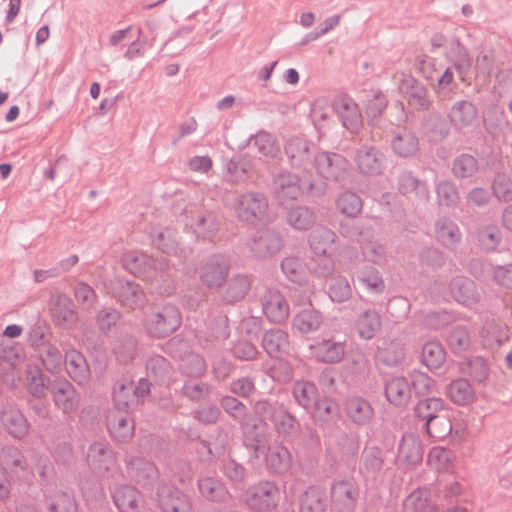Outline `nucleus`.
<instances>
[{"mask_svg": "<svg viewBox=\"0 0 512 512\" xmlns=\"http://www.w3.org/2000/svg\"><path fill=\"white\" fill-rule=\"evenodd\" d=\"M284 151L292 168L311 173L317 151L312 142L298 136L291 137L285 143Z\"/></svg>", "mask_w": 512, "mask_h": 512, "instance_id": "obj_5", "label": "nucleus"}, {"mask_svg": "<svg viewBox=\"0 0 512 512\" xmlns=\"http://www.w3.org/2000/svg\"><path fill=\"white\" fill-rule=\"evenodd\" d=\"M434 233L436 240L450 251H455L462 240L459 226L448 217H442L435 222Z\"/></svg>", "mask_w": 512, "mask_h": 512, "instance_id": "obj_25", "label": "nucleus"}, {"mask_svg": "<svg viewBox=\"0 0 512 512\" xmlns=\"http://www.w3.org/2000/svg\"><path fill=\"white\" fill-rule=\"evenodd\" d=\"M150 256L141 251H128L122 257V263L124 268L130 273L143 277L149 278L148 276V265Z\"/></svg>", "mask_w": 512, "mask_h": 512, "instance_id": "obj_51", "label": "nucleus"}, {"mask_svg": "<svg viewBox=\"0 0 512 512\" xmlns=\"http://www.w3.org/2000/svg\"><path fill=\"white\" fill-rule=\"evenodd\" d=\"M247 503L255 511H271L280 500V490L274 481L262 480L247 491Z\"/></svg>", "mask_w": 512, "mask_h": 512, "instance_id": "obj_6", "label": "nucleus"}, {"mask_svg": "<svg viewBox=\"0 0 512 512\" xmlns=\"http://www.w3.org/2000/svg\"><path fill=\"white\" fill-rule=\"evenodd\" d=\"M2 472L15 482H24L33 476L32 466L23 451L13 445L4 446L0 452Z\"/></svg>", "mask_w": 512, "mask_h": 512, "instance_id": "obj_3", "label": "nucleus"}, {"mask_svg": "<svg viewBox=\"0 0 512 512\" xmlns=\"http://www.w3.org/2000/svg\"><path fill=\"white\" fill-rule=\"evenodd\" d=\"M359 171L366 175H378L382 172L384 155L374 146H362L354 157Z\"/></svg>", "mask_w": 512, "mask_h": 512, "instance_id": "obj_24", "label": "nucleus"}, {"mask_svg": "<svg viewBox=\"0 0 512 512\" xmlns=\"http://www.w3.org/2000/svg\"><path fill=\"white\" fill-rule=\"evenodd\" d=\"M45 504L49 512H77V503L72 495L56 491L45 496Z\"/></svg>", "mask_w": 512, "mask_h": 512, "instance_id": "obj_56", "label": "nucleus"}, {"mask_svg": "<svg viewBox=\"0 0 512 512\" xmlns=\"http://www.w3.org/2000/svg\"><path fill=\"white\" fill-rule=\"evenodd\" d=\"M384 464V454L379 447H366L361 456L360 473L366 479H376Z\"/></svg>", "mask_w": 512, "mask_h": 512, "instance_id": "obj_36", "label": "nucleus"}, {"mask_svg": "<svg viewBox=\"0 0 512 512\" xmlns=\"http://www.w3.org/2000/svg\"><path fill=\"white\" fill-rule=\"evenodd\" d=\"M429 491L416 489L411 492L403 502L406 512H438L436 505L429 501Z\"/></svg>", "mask_w": 512, "mask_h": 512, "instance_id": "obj_53", "label": "nucleus"}, {"mask_svg": "<svg viewBox=\"0 0 512 512\" xmlns=\"http://www.w3.org/2000/svg\"><path fill=\"white\" fill-rule=\"evenodd\" d=\"M347 160L338 153L319 151L317 149L313 162L312 170L326 180H339L347 173Z\"/></svg>", "mask_w": 512, "mask_h": 512, "instance_id": "obj_7", "label": "nucleus"}, {"mask_svg": "<svg viewBox=\"0 0 512 512\" xmlns=\"http://www.w3.org/2000/svg\"><path fill=\"white\" fill-rule=\"evenodd\" d=\"M147 376L159 384H167L173 381L174 369L171 363L161 355H152L146 362Z\"/></svg>", "mask_w": 512, "mask_h": 512, "instance_id": "obj_37", "label": "nucleus"}, {"mask_svg": "<svg viewBox=\"0 0 512 512\" xmlns=\"http://www.w3.org/2000/svg\"><path fill=\"white\" fill-rule=\"evenodd\" d=\"M197 488L200 495L210 502L223 503L230 497L227 487L217 477H199L197 480Z\"/></svg>", "mask_w": 512, "mask_h": 512, "instance_id": "obj_30", "label": "nucleus"}, {"mask_svg": "<svg viewBox=\"0 0 512 512\" xmlns=\"http://www.w3.org/2000/svg\"><path fill=\"white\" fill-rule=\"evenodd\" d=\"M113 295L122 305L132 309L142 307L146 302L140 285L131 281L118 280Z\"/></svg>", "mask_w": 512, "mask_h": 512, "instance_id": "obj_27", "label": "nucleus"}, {"mask_svg": "<svg viewBox=\"0 0 512 512\" xmlns=\"http://www.w3.org/2000/svg\"><path fill=\"white\" fill-rule=\"evenodd\" d=\"M157 502L162 512H192L190 497L178 487L162 484L157 490Z\"/></svg>", "mask_w": 512, "mask_h": 512, "instance_id": "obj_9", "label": "nucleus"}, {"mask_svg": "<svg viewBox=\"0 0 512 512\" xmlns=\"http://www.w3.org/2000/svg\"><path fill=\"white\" fill-rule=\"evenodd\" d=\"M346 416L357 425L368 424L373 415L371 404L362 397L353 396L345 401Z\"/></svg>", "mask_w": 512, "mask_h": 512, "instance_id": "obj_34", "label": "nucleus"}, {"mask_svg": "<svg viewBox=\"0 0 512 512\" xmlns=\"http://www.w3.org/2000/svg\"><path fill=\"white\" fill-rule=\"evenodd\" d=\"M50 311L55 325L63 329L73 328L78 321L72 299L64 293H56L50 299Z\"/></svg>", "mask_w": 512, "mask_h": 512, "instance_id": "obj_13", "label": "nucleus"}, {"mask_svg": "<svg viewBox=\"0 0 512 512\" xmlns=\"http://www.w3.org/2000/svg\"><path fill=\"white\" fill-rule=\"evenodd\" d=\"M113 401L115 405L114 410L118 411H130L139 405L132 392V381L130 379L122 378L115 383Z\"/></svg>", "mask_w": 512, "mask_h": 512, "instance_id": "obj_38", "label": "nucleus"}, {"mask_svg": "<svg viewBox=\"0 0 512 512\" xmlns=\"http://www.w3.org/2000/svg\"><path fill=\"white\" fill-rule=\"evenodd\" d=\"M261 345L264 351L273 358H282L289 354L290 341L286 331L275 328L266 331Z\"/></svg>", "mask_w": 512, "mask_h": 512, "instance_id": "obj_28", "label": "nucleus"}, {"mask_svg": "<svg viewBox=\"0 0 512 512\" xmlns=\"http://www.w3.org/2000/svg\"><path fill=\"white\" fill-rule=\"evenodd\" d=\"M230 265L222 255L209 257L199 269V278L210 289L219 288L226 281Z\"/></svg>", "mask_w": 512, "mask_h": 512, "instance_id": "obj_11", "label": "nucleus"}, {"mask_svg": "<svg viewBox=\"0 0 512 512\" xmlns=\"http://www.w3.org/2000/svg\"><path fill=\"white\" fill-rule=\"evenodd\" d=\"M281 270L291 282L302 284L305 281V263L298 256L285 257L281 261Z\"/></svg>", "mask_w": 512, "mask_h": 512, "instance_id": "obj_60", "label": "nucleus"}, {"mask_svg": "<svg viewBox=\"0 0 512 512\" xmlns=\"http://www.w3.org/2000/svg\"><path fill=\"white\" fill-rule=\"evenodd\" d=\"M300 512H325L326 495L316 486L308 487L299 498Z\"/></svg>", "mask_w": 512, "mask_h": 512, "instance_id": "obj_43", "label": "nucleus"}, {"mask_svg": "<svg viewBox=\"0 0 512 512\" xmlns=\"http://www.w3.org/2000/svg\"><path fill=\"white\" fill-rule=\"evenodd\" d=\"M250 145L255 147L261 156L269 159L275 158L280 151L276 138L264 130L257 132L250 138Z\"/></svg>", "mask_w": 512, "mask_h": 512, "instance_id": "obj_52", "label": "nucleus"}, {"mask_svg": "<svg viewBox=\"0 0 512 512\" xmlns=\"http://www.w3.org/2000/svg\"><path fill=\"white\" fill-rule=\"evenodd\" d=\"M448 398L456 405L468 406L476 399L475 391L467 379L453 380L446 390Z\"/></svg>", "mask_w": 512, "mask_h": 512, "instance_id": "obj_40", "label": "nucleus"}, {"mask_svg": "<svg viewBox=\"0 0 512 512\" xmlns=\"http://www.w3.org/2000/svg\"><path fill=\"white\" fill-rule=\"evenodd\" d=\"M385 395L387 400L395 406L406 405L411 398V384L407 378L396 376L385 383Z\"/></svg>", "mask_w": 512, "mask_h": 512, "instance_id": "obj_33", "label": "nucleus"}, {"mask_svg": "<svg viewBox=\"0 0 512 512\" xmlns=\"http://www.w3.org/2000/svg\"><path fill=\"white\" fill-rule=\"evenodd\" d=\"M179 309L170 303L152 307L144 317L146 332L155 338H164L174 333L181 325Z\"/></svg>", "mask_w": 512, "mask_h": 512, "instance_id": "obj_1", "label": "nucleus"}, {"mask_svg": "<svg viewBox=\"0 0 512 512\" xmlns=\"http://www.w3.org/2000/svg\"><path fill=\"white\" fill-rule=\"evenodd\" d=\"M282 247L281 236L270 229L259 230L249 243L251 252L257 258H268L280 251Z\"/></svg>", "mask_w": 512, "mask_h": 512, "instance_id": "obj_17", "label": "nucleus"}, {"mask_svg": "<svg viewBox=\"0 0 512 512\" xmlns=\"http://www.w3.org/2000/svg\"><path fill=\"white\" fill-rule=\"evenodd\" d=\"M252 279L245 274H236L226 282L221 291V299L225 304H235L245 298L250 290Z\"/></svg>", "mask_w": 512, "mask_h": 512, "instance_id": "obj_29", "label": "nucleus"}, {"mask_svg": "<svg viewBox=\"0 0 512 512\" xmlns=\"http://www.w3.org/2000/svg\"><path fill=\"white\" fill-rule=\"evenodd\" d=\"M405 357L404 346L397 341L386 343L378 351L379 360L387 366L399 365Z\"/></svg>", "mask_w": 512, "mask_h": 512, "instance_id": "obj_62", "label": "nucleus"}, {"mask_svg": "<svg viewBox=\"0 0 512 512\" xmlns=\"http://www.w3.org/2000/svg\"><path fill=\"white\" fill-rule=\"evenodd\" d=\"M65 365L69 376L79 385H84L90 378V370L85 357L77 350L71 349L65 354Z\"/></svg>", "mask_w": 512, "mask_h": 512, "instance_id": "obj_35", "label": "nucleus"}, {"mask_svg": "<svg viewBox=\"0 0 512 512\" xmlns=\"http://www.w3.org/2000/svg\"><path fill=\"white\" fill-rule=\"evenodd\" d=\"M255 453H261L264 457L266 469L273 474H284L292 466V455L289 449L281 442H274L268 446L250 444ZM258 458L259 455L255 454Z\"/></svg>", "mask_w": 512, "mask_h": 512, "instance_id": "obj_4", "label": "nucleus"}, {"mask_svg": "<svg viewBox=\"0 0 512 512\" xmlns=\"http://www.w3.org/2000/svg\"><path fill=\"white\" fill-rule=\"evenodd\" d=\"M445 57L453 64L459 74H463L471 66L468 50L459 38L451 39Z\"/></svg>", "mask_w": 512, "mask_h": 512, "instance_id": "obj_50", "label": "nucleus"}, {"mask_svg": "<svg viewBox=\"0 0 512 512\" xmlns=\"http://www.w3.org/2000/svg\"><path fill=\"white\" fill-rule=\"evenodd\" d=\"M359 495L355 483L349 480H340L331 487V500L339 510H352Z\"/></svg>", "mask_w": 512, "mask_h": 512, "instance_id": "obj_26", "label": "nucleus"}, {"mask_svg": "<svg viewBox=\"0 0 512 512\" xmlns=\"http://www.w3.org/2000/svg\"><path fill=\"white\" fill-rule=\"evenodd\" d=\"M268 207L265 195L256 191L239 194L234 204L237 219L247 224L262 221L267 215Z\"/></svg>", "mask_w": 512, "mask_h": 512, "instance_id": "obj_2", "label": "nucleus"}, {"mask_svg": "<svg viewBox=\"0 0 512 512\" xmlns=\"http://www.w3.org/2000/svg\"><path fill=\"white\" fill-rule=\"evenodd\" d=\"M477 115L476 106L469 100L456 101L447 112L450 124L457 131L471 127L476 121Z\"/></svg>", "mask_w": 512, "mask_h": 512, "instance_id": "obj_23", "label": "nucleus"}, {"mask_svg": "<svg viewBox=\"0 0 512 512\" xmlns=\"http://www.w3.org/2000/svg\"><path fill=\"white\" fill-rule=\"evenodd\" d=\"M355 326L360 338L371 340L381 329V316L377 310L367 309L358 315Z\"/></svg>", "mask_w": 512, "mask_h": 512, "instance_id": "obj_39", "label": "nucleus"}, {"mask_svg": "<svg viewBox=\"0 0 512 512\" xmlns=\"http://www.w3.org/2000/svg\"><path fill=\"white\" fill-rule=\"evenodd\" d=\"M205 359L197 353L186 354L180 363V370L189 377H201L206 371Z\"/></svg>", "mask_w": 512, "mask_h": 512, "instance_id": "obj_63", "label": "nucleus"}, {"mask_svg": "<svg viewBox=\"0 0 512 512\" xmlns=\"http://www.w3.org/2000/svg\"><path fill=\"white\" fill-rule=\"evenodd\" d=\"M113 501L121 512H139L144 504L141 493L129 485L117 488L113 493Z\"/></svg>", "mask_w": 512, "mask_h": 512, "instance_id": "obj_31", "label": "nucleus"}, {"mask_svg": "<svg viewBox=\"0 0 512 512\" xmlns=\"http://www.w3.org/2000/svg\"><path fill=\"white\" fill-rule=\"evenodd\" d=\"M308 246L313 256L333 255L338 248V235L326 226H319L308 235Z\"/></svg>", "mask_w": 512, "mask_h": 512, "instance_id": "obj_15", "label": "nucleus"}, {"mask_svg": "<svg viewBox=\"0 0 512 512\" xmlns=\"http://www.w3.org/2000/svg\"><path fill=\"white\" fill-rule=\"evenodd\" d=\"M292 394L296 403L306 411H311L319 396L316 385L307 380L296 381L293 384Z\"/></svg>", "mask_w": 512, "mask_h": 512, "instance_id": "obj_42", "label": "nucleus"}, {"mask_svg": "<svg viewBox=\"0 0 512 512\" xmlns=\"http://www.w3.org/2000/svg\"><path fill=\"white\" fill-rule=\"evenodd\" d=\"M359 284L371 294H381L385 290V282L381 273L372 266H363L357 272Z\"/></svg>", "mask_w": 512, "mask_h": 512, "instance_id": "obj_47", "label": "nucleus"}, {"mask_svg": "<svg viewBox=\"0 0 512 512\" xmlns=\"http://www.w3.org/2000/svg\"><path fill=\"white\" fill-rule=\"evenodd\" d=\"M480 337L485 348L494 349L508 341L509 331L502 322L489 320L484 323Z\"/></svg>", "mask_w": 512, "mask_h": 512, "instance_id": "obj_32", "label": "nucleus"}, {"mask_svg": "<svg viewBox=\"0 0 512 512\" xmlns=\"http://www.w3.org/2000/svg\"><path fill=\"white\" fill-rule=\"evenodd\" d=\"M449 289L452 298L464 307L471 308L481 300L476 284L465 276L453 277Z\"/></svg>", "mask_w": 512, "mask_h": 512, "instance_id": "obj_19", "label": "nucleus"}, {"mask_svg": "<svg viewBox=\"0 0 512 512\" xmlns=\"http://www.w3.org/2000/svg\"><path fill=\"white\" fill-rule=\"evenodd\" d=\"M475 235L479 247L486 252L495 251L502 240L500 229L491 224L478 227Z\"/></svg>", "mask_w": 512, "mask_h": 512, "instance_id": "obj_54", "label": "nucleus"}, {"mask_svg": "<svg viewBox=\"0 0 512 512\" xmlns=\"http://www.w3.org/2000/svg\"><path fill=\"white\" fill-rule=\"evenodd\" d=\"M224 177L230 183H239L249 177L248 162L241 157H233L224 163Z\"/></svg>", "mask_w": 512, "mask_h": 512, "instance_id": "obj_59", "label": "nucleus"}, {"mask_svg": "<svg viewBox=\"0 0 512 512\" xmlns=\"http://www.w3.org/2000/svg\"><path fill=\"white\" fill-rule=\"evenodd\" d=\"M87 463L93 471L102 476L113 473L117 468L115 454L105 441H97L89 446Z\"/></svg>", "mask_w": 512, "mask_h": 512, "instance_id": "obj_10", "label": "nucleus"}, {"mask_svg": "<svg viewBox=\"0 0 512 512\" xmlns=\"http://www.w3.org/2000/svg\"><path fill=\"white\" fill-rule=\"evenodd\" d=\"M391 148L399 157L407 158L418 151L419 140L413 132L403 129L394 135Z\"/></svg>", "mask_w": 512, "mask_h": 512, "instance_id": "obj_41", "label": "nucleus"}, {"mask_svg": "<svg viewBox=\"0 0 512 512\" xmlns=\"http://www.w3.org/2000/svg\"><path fill=\"white\" fill-rule=\"evenodd\" d=\"M0 422L6 432L13 438L21 440L25 438L30 429V424L23 412L14 405L0 406Z\"/></svg>", "mask_w": 512, "mask_h": 512, "instance_id": "obj_14", "label": "nucleus"}, {"mask_svg": "<svg viewBox=\"0 0 512 512\" xmlns=\"http://www.w3.org/2000/svg\"><path fill=\"white\" fill-rule=\"evenodd\" d=\"M332 107L342 125L351 133H356L362 125V115L358 104L347 94L337 95L332 102Z\"/></svg>", "mask_w": 512, "mask_h": 512, "instance_id": "obj_12", "label": "nucleus"}, {"mask_svg": "<svg viewBox=\"0 0 512 512\" xmlns=\"http://www.w3.org/2000/svg\"><path fill=\"white\" fill-rule=\"evenodd\" d=\"M270 420L277 433L289 442L295 441L300 433V424L285 407L276 406Z\"/></svg>", "mask_w": 512, "mask_h": 512, "instance_id": "obj_22", "label": "nucleus"}, {"mask_svg": "<svg viewBox=\"0 0 512 512\" xmlns=\"http://www.w3.org/2000/svg\"><path fill=\"white\" fill-rule=\"evenodd\" d=\"M323 323L321 312L314 308L301 310L293 319V326L302 334L317 331Z\"/></svg>", "mask_w": 512, "mask_h": 512, "instance_id": "obj_49", "label": "nucleus"}, {"mask_svg": "<svg viewBox=\"0 0 512 512\" xmlns=\"http://www.w3.org/2000/svg\"><path fill=\"white\" fill-rule=\"evenodd\" d=\"M262 310L268 320L281 323L289 316V304L276 289H268L262 298Z\"/></svg>", "mask_w": 512, "mask_h": 512, "instance_id": "obj_20", "label": "nucleus"}, {"mask_svg": "<svg viewBox=\"0 0 512 512\" xmlns=\"http://www.w3.org/2000/svg\"><path fill=\"white\" fill-rule=\"evenodd\" d=\"M398 189L402 194L414 195L422 201L429 199V190L426 183L415 178L411 172H404L399 176Z\"/></svg>", "mask_w": 512, "mask_h": 512, "instance_id": "obj_45", "label": "nucleus"}, {"mask_svg": "<svg viewBox=\"0 0 512 512\" xmlns=\"http://www.w3.org/2000/svg\"><path fill=\"white\" fill-rule=\"evenodd\" d=\"M398 457L412 465L421 462L422 448L419 439L413 434L403 435L398 446Z\"/></svg>", "mask_w": 512, "mask_h": 512, "instance_id": "obj_48", "label": "nucleus"}, {"mask_svg": "<svg viewBox=\"0 0 512 512\" xmlns=\"http://www.w3.org/2000/svg\"><path fill=\"white\" fill-rule=\"evenodd\" d=\"M106 420L109 434L115 441L126 442L132 438L134 423L129 417V411L111 410Z\"/></svg>", "mask_w": 512, "mask_h": 512, "instance_id": "obj_21", "label": "nucleus"}, {"mask_svg": "<svg viewBox=\"0 0 512 512\" xmlns=\"http://www.w3.org/2000/svg\"><path fill=\"white\" fill-rule=\"evenodd\" d=\"M51 393L54 404L65 414L75 412L79 406V395L66 379H57L52 383Z\"/></svg>", "mask_w": 512, "mask_h": 512, "instance_id": "obj_18", "label": "nucleus"}, {"mask_svg": "<svg viewBox=\"0 0 512 512\" xmlns=\"http://www.w3.org/2000/svg\"><path fill=\"white\" fill-rule=\"evenodd\" d=\"M314 182L311 179H300L288 171L279 173L274 179V189L277 197L282 200H296L304 192H311Z\"/></svg>", "mask_w": 512, "mask_h": 512, "instance_id": "obj_8", "label": "nucleus"}, {"mask_svg": "<svg viewBox=\"0 0 512 512\" xmlns=\"http://www.w3.org/2000/svg\"><path fill=\"white\" fill-rule=\"evenodd\" d=\"M286 219L295 230L305 231L315 224L316 214L307 206H294L288 210Z\"/></svg>", "mask_w": 512, "mask_h": 512, "instance_id": "obj_46", "label": "nucleus"}, {"mask_svg": "<svg viewBox=\"0 0 512 512\" xmlns=\"http://www.w3.org/2000/svg\"><path fill=\"white\" fill-rule=\"evenodd\" d=\"M153 245L166 254H176L178 251V242L176 233L170 228L163 230L153 229L150 233Z\"/></svg>", "mask_w": 512, "mask_h": 512, "instance_id": "obj_58", "label": "nucleus"}, {"mask_svg": "<svg viewBox=\"0 0 512 512\" xmlns=\"http://www.w3.org/2000/svg\"><path fill=\"white\" fill-rule=\"evenodd\" d=\"M362 200L354 192L345 191L339 195L336 200V207L347 217L354 218L362 210Z\"/></svg>", "mask_w": 512, "mask_h": 512, "instance_id": "obj_61", "label": "nucleus"}, {"mask_svg": "<svg viewBox=\"0 0 512 512\" xmlns=\"http://www.w3.org/2000/svg\"><path fill=\"white\" fill-rule=\"evenodd\" d=\"M28 391L33 397L41 398L48 390V379L37 365H28L26 370Z\"/></svg>", "mask_w": 512, "mask_h": 512, "instance_id": "obj_57", "label": "nucleus"}, {"mask_svg": "<svg viewBox=\"0 0 512 512\" xmlns=\"http://www.w3.org/2000/svg\"><path fill=\"white\" fill-rule=\"evenodd\" d=\"M446 359L443 346L437 341H429L422 347V363L430 370L439 369Z\"/></svg>", "mask_w": 512, "mask_h": 512, "instance_id": "obj_55", "label": "nucleus"}, {"mask_svg": "<svg viewBox=\"0 0 512 512\" xmlns=\"http://www.w3.org/2000/svg\"><path fill=\"white\" fill-rule=\"evenodd\" d=\"M309 349L313 358L328 364L340 362L345 355L344 343L332 338H317L309 345Z\"/></svg>", "mask_w": 512, "mask_h": 512, "instance_id": "obj_16", "label": "nucleus"}, {"mask_svg": "<svg viewBox=\"0 0 512 512\" xmlns=\"http://www.w3.org/2000/svg\"><path fill=\"white\" fill-rule=\"evenodd\" d=\"M460 372L467 375L474 383H484L490 374V367L485 358L470 357L460 364Z\"/></svg>", "mask_w": 512, "mask_h": 512, "instance_id": "obj_44", "label": "nucleus"}, {"mask_svg": "<svg viewBox=\"0 0 512 512\" xmlns=\"http://www.w3.org/2000/svg\"><path fill=\"white\" fill-rule=\"evenodd\" d=\"M478 170V161L472 155L461 154L457 156L452 165V172L457 178L472 177Z\"/></svg>", "mask_w": 512, "mask_h": 512, "instance_id": "obj_64", "label": "nucleus"}]
</instances>
